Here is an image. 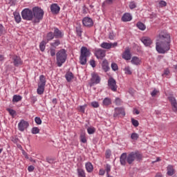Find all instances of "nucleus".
I'll use <instances>...</instances> for the list:
<instances>
[{
	"instance_id": "f257e3e1",
	"label": "nucleus",
	"mask_w": 177,
	"mask_h": 177,
	"mask_svg": "<svg viewBox=\"0 0 177 177\" xmlns=\"http://www.w3.org/2000/svg\"><path fill=\"white\" fill-rule=\"evenodd\" d=\"M156 43V49L158 53L164 55L171 49V36L166 30H162L159 32Z\"/></svg>"
},
{
	"instance_id": "f03ea898",
	"label": "nucleus",
	"mask_w": 177,
	"mask_h": 177,
	"mask_svg": "<svg viewBox=\"0 0 177 177\" xmlns=\"http://www.w3.org/2000/svg\"><path fill=\"white\" fill-rule=\"evenodd\" d=\"M67 60V50L62 48L56 53V64L58 67H62Z\"/></svg>"
},
{
	"instance_id": "7ed1b4c3",
	"label": "nucleus",
	"mask_w": 177,
	"mask_h": 177,
	"mask_svg": "<svg viewBox=\"0 0 177 177\" xmlns=\"http://www.w3.org/2000/svg\"><path fill=\"white\" fill-rule=\"evenodd\" d=\"M33 12V22L34 23H39L42 19H44V15L45 12L44 10L39 7H34L32 8Z\"/></svg>"
},
{
	"instance_id": "20e7f679",
	"label": "nucleus",
	"mask_w": 177,
	"mask_h": 177,
	"mask_svg": "<svg viewBox=\"0 0 177 177\" xmlns=\"http://www.w3.org/2000/svg\"><path fill=\"white\" fill-rule=\"evenodd\" d=\"M142 157L139 151H131L127 155V163L131 165V164H133L134 161H140Z\"/></svg>"
},
{
	"instance_id": "39448f33",
	"label": "nucleus",
	"mask_w": 177,
	"mask_h": 177,
	"mask_svg": "<svg viewBox=\"0 0 177 177\" xmlns=\"http://www.w3.org/2000/svg\"><path fill=\"white\" fill-rule=\"evenodd\" d=\"M22 19L24 20H27L28 21H31L34 19L32 10H31L29 8L24 9L21 12Z\"/></svg>"
},
{
	"instance_id": "423d86ee",
	"label": "nucleus",
	"mask_w": 177,
	"mask_h": 177,
	"mask_svg": "<svg viewBox=\"0 0 177 177\" xmlns=\"http://www.w3.org/2000/svg\"><path fill=\"white\" fill-rule=\"evenodd\" d=\"M108 86L113 92H117L118 86H117V82L113 77H109L108 80Z\"/></svg>"
},
{
	"instance_id": "0eeeda50",
	"label": "nucleus",
	"mask_w": 177,
	"mask_h": 177,
	"mask_svg": "<svg viewBox=\"0 0 177 177\" xmlns=\"http://www.w3.org/2000/svg\"><path fill=\"white\" fill-rule=\"evenodd\" d=\"M100 76L96 73L91 74L90 86H93L95 84H100Z\"/></svg>"
},
{
	"instance_id": "6e6552de",
	"label": "nucleus",
	"mask_w": 177,
	"mask_h": 177,
	"mask_svg": "<svg viewBox=\"0 0 177 177\" xmlns=\"http://www.w3.org/2000/svg\"><path fill=\"white\" fill-rule=\"evenodd\" d=\"M125 115V109L122 107L115 108V112L113 113V118H118V117L124 118Z\"/></svg>"
},
{
	"instance_id": "1a4fd4ad",
	"label": "nucleus",
	"mask_w": 177,
	"mask_h": 177,
	"mask_svg": "<svg viewBox=\"0 0 177 177\" xmlns=\"http://www.w3.org/2000/svg\"><path fill=\"white\" fill-rule=\"evenodd\" d=\"M28 127H30V124L24 120H21L18 124V129L21 132H24Z\"/></svg>"
},
{
	"instance_id": "9d476101",
	"label": "nucleus",
	"mask_w": 177,
	"mask_h": 177,
	"mask_svg": "<svg viewBox=\"0 0 177 177\" xmlns=\"http://www.w3.org/2000/svg\"><path fill=\"white\" fill-rule=\"evenodd\" d=\"M53 30L54 37L57 39H60L64 37V32H63V30H60L58 28L56 27H54Z\"/></svg>"
},
{
	"instance_id": "9b49d317",
	"label": "nucleus",
	"mask_w": 177,
	"mask_h": 177,
	"mask_svg": "<svg viewBox=\"0 0 177 177\" xmlns=\"http://www.w3.org/2000/svg\"><path fill=\"white\" fill-rule=\"evenodd\" d=\"M12 60L15 67H19V66H22L23 64V60H21V58L17 55L12 56Z\"/></svg>"
},
{
	"instance_id": "f8f14e48",
	"label": "nucleus",
	"mask_w": 177,
	"mask_h": 177,
	"mask_svg": "<svg viewBox=\"0 0 177 177\" xmlns=\"http://www.w3.org/2000/svg\"><path fill=\"white\" fill-rule=\"evenodd\" d=\"M95 56L97 59H103L106 56V51L103 49L95 48Z\"/></svg>"
},
{
	"instance_id": "ddd939ff",
	"label": "nucleus",
	"mask_w": 177,
	"mask_h": 177,
	"mask_svg": "<svg viewBox=\"0 0 177 177\" xmlns=\"http://www.w3.org/2000/svg\"><path fill=\"white\" fill-rule=\"evenodd\" d=\"M82 23L85 27H92V26H93V21L88 17L83 19Z\"/></svg>"
},
{
	"instance_id": "4468645a",
	"label": "nucleus",
	"mask_w": 177,
	"mask_h": 177,
	"mask_svg": "<svg viewBox=\"0 0 177 177\" xmlns=\"http://www.w3.org/2000/svg\"><path fill=\"white\" fill-rule=\"evenodd\" d=\"M80 56L89 57V56H91V51L88 49V48L82 46L80 50Z\"/></svg>"
},
{
	"instance_id": "2eb2a0df",
	"label": "nucleus",
	"mask_w": 177,
	"mask_h": 177,
	"mask_svg": "<svg viewBox=\"0 0 177 177\" xmlns=\"http://www.w3.org/2000/svg\"><path fill=\"white\" fill-rule=\"evenodd\" d=\"M50 9L53 15H57L60 12V6L57 3L51 4Z\"/></svg>"
},
{
	"instance_id": "dca6fc26",
	"label": "nucleus",
	"mask_w": 177,
	"mask_h": 177,
	"mask_svg": "<svg viewBox=\"0 0 177 177\" xmlns=\"http://www.w3.org/2000/svg\"><path fill=\"white\" fill-rule=\"evenodd\" d=\"M168 99H169V102H170V103L171 104V107H172L173 111L176 113V111H177V102H176V100L174 97H169Z\"/></svg>"
},
{
	"instance_id": "f3484780",
	"label": "nucleus",
	"mask_w": 177,
	"mask_h": 177,
	"mask_svg": "<svg viewBox=\"0 0 177 177\" xmlns=\"http://www.w3.org/2000/svg\"><path fill=\"white\" fill-rule=\"evenodd\" d=\"M120 161L121 165H127V162H128V154L127 153H122L120 157Z\"/></svg>"
},
{
	"instance_id": "a211bd4d",
	"label": "nucleus",
	"mask_w": 177,
	"mask_h": 177,
	"mask_svg": "<svg viewBox=\"0 0 177 177\" xmlns=\"http://www.w3.org/2000/svg\"><path fill=\"white\" fill-rule=\"evenodd\" d=\"M122 21L127 23V21H131L132 20V15H131L129 13H124L122 18Z\"/></svg>"
},
{
	"instance_id": "6ab92c4d",
	"label": "nucleus",
	"mask_w": 177,
	"mask_h": 177,
	"mask_svg": "<svg viewBox=\"0 0 177 177\" xmlns=\"http://www.w3.org/2000/svg\"><path fill=\"white\" fill-rule=\"evenodd\" d=\"M122 59H124V60H131V55L129 49L125 50L122 55Z\"/></svg>"
},
{
	"instance_id": "aec40b11",
	"label": "nucleus",
	"mask_w": 177,
	"mask_h": 177,
	"mask_svg": "<svg viewBox=\"0 0 177 177\" xmlns=\"http://www.w3.org/2000/svg\"><path fill=\"white\" fill-rule=\"evenodd\" d=\"M141 41L145 46H150L151 44H153V41L150 37H143Z\"/></svg>"
},
{
	"instance_id": "412c9836",
	"label": "nucleus",
	"mask_w": 177,
	"mask_h": 177,
	"mask_svg": "<svg viewBox=\"0 0 177 177\" xmlns=\"http://www.w3.org/2000/svg\"><path fill=\"white\" fill-rule=\"evenodd\" d=\"M102 68L105 73H107V71L110 70V66H109V62L107 61V59H104L102 62Z\"/></svg>"
},
{
	"instance_id": "4be33fe9",
	"label": "nucleus",
	"mask_w": 177,
	"mask_h": 177,
	"mask_svg": "<svg viewBox=\"0 0 177 177\" xmlns=\"http://www.w3.org/2000/svg\"><path fill=\"white\" fill-rule=\"evenodd\" d=\"M61 44L62 42L60 41V39H57L54 40L53 42L50 43V45L51 48H54L55 49H56V48H57V46H59Z\"/></svg>"
},
{
	"instance_id": "5701e85b",
	"label": "nucleus",
	"mask_w": 177,
	"mask_h": 177,
	"mask_svg": "<svg viewBox=\"0 0 177 177\" xmlns=\"http://www.w3.org/2000/svg\"><path fill=\"white\" fill-rule=\"evenodd\" d=\"M38 85H41L45 86L46 85V77L44 75L39 76V82Z\"/></svg>"
},
{
	"instance_id": "b1692460",
	"label": "nucleus",
	"mask_w": 177,
	"mask_h": 177,
	"mask_svg": "<svg viewBox=\"0 0 177 177\" xmlns=\"http://www.w3.org/2000/svg\"><path fill=\"white\" fill-rule=\"evenodd\" d=\"M175 174V169H174V167L172 165H169L167 167V175L169 176H172Z\"/></svg>"
},
{
	"instance_id": "393cba45",
	"label": "nucleus",
	"mask_w": 177,
	"mask_h": 177,
	"mask_svg": "<svg viewBox=\"0 0 177 177\" xmlns=\"http://www.w3.org/2000/svg\"><path fill=\"white\" fill-rule=\"evenodd\" d=\"M14 18L15 20L16 21V23H17V24H19V23H20L21 21V17L20 16V13L19 12H14Z\"/></svg>"
},
{
	"instance_id": "a878e982",
	"label": "nucleus",
	"mask_w": 177,
	"mask_h": 177,
	"mask_svg": "<svg viewBox=\"0 0 177 177\" xmlns=\"http://www.w3.org/2000/svg\"><path fill=\"white\" fill-rule=\"evenodd\" d=\"M44 92H45V86L38 84V88L37 90V93L38 95H43Z\"/></svg>"
},
{
	"instance_id": "bb28decb",
	"label": "nucleus",
	"mask_w": 177,
	"mask_h": 177,
	"mask_svg": "<svg viewBox=\"0 0 177 177\" xmlns=\"http://www.w3.org/2000/svg\"><path fill=\"white\" fill-rule=\"evenodd\" d=\"M66 80L68 82H70L73 78H74V75L71 72H68L65 75Z\"/></svg>"
},
{
	"instance_id": "cd10ccee",
	"label": "nucleus",
	"mask_w": 177,
	"mask_h": 177,
	"mask_svg": "<svg viewBox=\"0 0 177 177\" xmlns=\"http://www.w3.org/2000/svg\"><path fill=\"white\" fill-rule=\"evenodd\" d=\"M55 38V33L53 32H49L46 35V39L47 42H49V41H52Z\"/></svg>"
},
{
	"instance_id": "c85d7f7f",
	"label": "nucleus",
	"mask_w": 177,
	"mask_h": 177,
	"mask_svg": "<svg viewBox=\"0 0 177 177\" xmlns=\"http://www.w3.org/2000/svg\"><path fill=\"white\" fill-rule=\"evenodd\" d=\"M46 44H48V42H46L45 41H42L39 44V49H40L41 52H45V49L46 48Z\"/></svg>"
},
{
	"instance_id": "c756f323",
	"label": "nucleus",
	"mask_w": 177,
	"mask_h": 177,
	"mask_svg": "<svg viewBox=\"0 0 177 177\" xmlns=\"http://www.w3.org/2000/svg\"><path fill=\"white\" fill-rule=\"evenodd\" d=\"M131 63L136 66H139V64H140V59L139 57H133L131 59Z\"/></svg>"
},
{
	"instance_id": "7c9ffc66",
	"label": "nucleus",
	"mask_w": 177,
	"mask_h": 177,
	"mask_svg": "<svg viewBox=\"0 0 177 177\" xmlns=\"http://www.w3.org/2000/svg\"><path fill=\"white\" fill-rule=\"evenodd\" d=\"M100 46L103 49H111V43L103 42Z\"/></svg>"
},
{
	"instance_id": "2f4dec72",
	"label": "nucleus",
	"mask_w": 177,
	"mask_h": 177,
	"mask_svg": "<svg viewBox=\"0 0 177 177\" xmlns=\"http://www.w3.org/2000/svg\"><path fill=\"white\" fill-rule=\"evenodd\" d=\"M21 99H23V97L21 95H15L12 97V102L14 103H17L18 102L21 101Z\"/></svg>"
},
{
	"instance_id": "473e14b6",
	"label": "nucleus",
	"mask_w": 177,
	"mask_h": 177,
	"mask_svg": "<svg viewBox=\"0 0 177 177\" xmlns=\"http://www.w3.org/2000/svg\"><path fill=\"white\" fill-rule=\"evenodd\" d=\"M77 171L78 177H86L85 175V171H84V169L79 168L77 169Z\"/></svg>"
},
{
	"instance_id": "72a5a7b5",
	"label": "nucleus",
	"mask_w": 177,
	"mask_h": 177,
	"mask_svg": "<svg viewBox=\"0 0 177 177\" xmlns=\"http://www.w3.org/2000/svg\"><path fill=\"white\" fill-rule=\"evenodd\" d=\"M86 169L87 172H92V171H93V165H92V163L91 162L86 163Z\"/></svg>"
},
{
	"instance_id": "f704fd0d",
	"label": "nucleus",
	"mask_w": 177,
	"mask_h": 177,
	"mask_svg": "<svg viewBox=\"0 0 177 177\" xmlns=\"http://www.w3.org/2000/svg\"><path fill=\"white\" fill-rule=\"evenodd\" d=\"M104 106H110L111 104V99L105 97L102 102Z\"/></svg>"
},
{
	"instance_id": "c9c22d12",
	"label": "nucleus",
	"mask_w": 177,
	"mask_h": 177,
	"mask_svg": "<svg viewBox=\"0 0 177 177\" xmlns=\"http://www.w3.org/2000/svg\"><path fill=\"white\" fill-rule=\"evenodd\" d=\"M136 26L138 28H139V30H141L142 31H145L146 30V26L144 25V24L142 22L137 23Z\"/></svg>"
},
{
	"instance_id": "e433bc0d",
	"label": "nucleus",
	"mask_w": 177,
	"mask_h": 177,
	"mask_svg": "<svg viewBox=\"0 0 177 177\" xmlns=\"http://www.w3.org/2000/svg\"><path fill=\"white\" fill-rule=\"evenodd\" d=\"M86 57H84L82 55H80V64H82V66H85V64H86Z\"/></svg>"
},
{
	"instance_id": "4c0bfd02",
	"label": "nucleus",
	"mask_w": 177,
	"mask_h": 177,
	"mask_svg": "<svg viewBox=\"0 0 177 177\" xmlns=\"http://www.w3.org/2000/svg\"><path fill=\"white\" fill-rule=\"evenodd\" d=\"M113 2H114V0H105L103 3H102V8H106V5H113Z\"/></svg>"
},
{
	"instance_id": "58836bf2",
	"label": "nucleus",
	"mask_w": 177,
	"mask_h": 177,
	"mask_svg": "<svg viewBox=\"0 0 177 177\" xmlns=\"http://www.w3.org/2000/svg\"><path fill=\"white\" fill-rule=\"evenodd\" d=\"M50 55L52 57H55V56H56V48H54L53 47H50Z\"/></svg>"
},
{
	"instance_id": "ea45409f",
	"label": "nucleus",
	"mask_w": 177,
	"mask_h": 177,
	"mask_svg": "<svg viewBox=\"0 0 177 177\" xmlns=\"http://www.w3.org/2000/svg\"><path fill=\"white\" fill-rule=\"evenodd\" d=\"M131 139H132V140H138L139 139V134H138V133H132Z\"/></svg>"
},
{
	"instance_id": "a19ab883",
	"label": "nucleus",
	"mask_w": 177,
	"mask_h": 177,
	"mask_svg": "<svg viewBox=\"0 0 177 177\" xmlns=\"http://www.w3.org/2000/svg\"><path fill=\"white\" fill-rule=\"evenodd\" d=\"M105 168V172L106 173V175H109L110 171H111V165L106 164L104 167Z\"/></svg>"
},
{
	"instance_id": "79ce46f5",
	"label": "nucleus",
	"mask_w": 177,
	"mask_h": 177,
	"mask_svg": "<svg viewBox=\"0 0 177 177\" xmlns=\"http://www.w3.org/2000/svg\"><path fill=\"white\" fill-rule=\"evenodd\" d=\"M80 142H82V143H86V137L84 133L80 134Z\"/></svg>"
},
{
	"instance_id": "37998d69",
	"label": "nucleus",
	"mask_w": 177,
	"mask_h": 177,
	"mask_svg": "<svg viewBox=\"0 0 177 177\" xmlns=\"http://www.w3.org/2000/svg\"><path fill=\"white\" fill-rule=\"evenodd\" d=\"M5 34H6V30H5V27H3V25L0 24V37Z\"/></svg>"
},
{
	"instance_id": "c03bdc74",
	"label": "nucleus",
	"mask_w": 177,
	"mask_h": 177,
	"mask_svg": "<svg viewBox=\"0 0 177 177\" xmlns=\"http://www.w3.org/2000/svg\"><path fill=\"white\" fill-rule=\"evenodd\" d=\"M95 131L96 130H95V127H88L87 129V132H88V135H93V133H95Z\"/></svg>"
},
{
	"instance_id": "a18cd8bd",
	"label": "nucleus",
	"mask_w": 177,
	"mask_h": 177,
	"mask_svg": "<svg viewBox=\"0 0 177 177\" xmlns=\"http://www.w3.org/2000/svg\"><path fill=\"white\" fill-rule=\"evenodd\" d=\"M75 29H76L77 35H78V37H82V30L81 29V27L77 26L75 28Z\"/></svg>"
},
{
	"instance_id": "49530a36",
	"label": "nucleus",
	"mask_w": 177,
	"mask_h": 177,
	"mask_svg": "<svg viewBox=\"0 0 177 177\" xmlns=\"http://www.w3.org/2000/svg\"><path fill=\"white\" fill-rule=\"evenodd\" d=\"M31 132H32V135H37V133H39V128H38V127H33L31 129Z\"/></svg>"
},
{
	"instance_id": "de8ad7c7",
	"label": "nucleus",
	"mask_w": 177,
	"mask_h": 177,
	"mask_svg": "<svg viewBox=\"0 0 177 177\" xmlns=\"http://www.w3.org/2000/svg\"><path fill=\"white\" fill-rule=\"evenodd\" d=\"M7 111H8L10 115H12V117H15V115H16V111L12 109H7Z\"/></svg>"
},
{
	"instance_id": "09e8293b",
	"label": "nucleus",
	"mask_w": 177,
	"mask_h": 177,
	"mask_svg": "<svg viewBox=\"0 0 177 177\" xmlns=\"http://www.w3.org/2000/svg\"><path fill=\"white\" fill-rule=\"evenodd\" d=\"M115 103L116 106H121L122 104V100L120 97H117L115 100Z\"/></svg>"
},
{
	"instance_id": "8fccbe9b",
	"label": "nucleus",
	"mask_w": 177,
	"mask_h": 177,
	"mask_svg": "<svg viewBox=\"0 0 177 177\" xmlns=\"http://www.w3.org/2000/svg\"><path fill=\"white\" fill-rule=\"evenodd\" d=\"M111 67L113 71H117L118 70V65L114 62L111 64Z\"/></svg>"
},
{
	"instance_id": "3c124183",
	"label": "nucleus",
	"mask_w": 177,
	"mask_h": 177,
	"mask_svg": "<svg viewBox=\"0 0 177 177\" xmlns=\"http://www.w3.org/2000/svg\"><path fill=\"white\" fill-rule=\"evenodd\" d=\"M85 109H86V104L80 106L78 110L80 113H85Z\"/></svg>"
},
{
	"instance_id": "603ef678",
	"label": "nucleus",
	"mask_w": 177,
	"mask_h": 177,
	"mask_svg": "<svg viewBox=\"0 0 177 177\" xmlns=\"http://www.w3.org/2000/svg\"><path fill=\"white\" fill-rule=\"evenodd\" d=\"M35 122H36L37 125H41V124H42V120H41V118L36 117L35 118Z\"/></svg>"
},
{
	"instance_id": "864d4df0",
	"label": "nucleus",
	"mask_w": 177,
	"mask_h": 177,
	"mask_svg": "<svg viewBox=\"0 0 177 177\" xmlns=\"http://www.w3.org/2000/svg\"><path fill=\"white\" fill-rule=\"evenodd\" d=\"M131 123L133 124V127H139V122L133 118H131Z\"/></svg>"
},
{
	"instance_id": "5fc2aeb1",
	"label": "nucleus",
	"mask_w": 177,
	"mask_h": 177,
	"mask_svg": "<svg viewBox=\"0 0 177 177\" xmlns=\"http://www.w3.org/2000/svg\"><path fill=\"white\" fill-rule=\"evenodd\" d=\"M91 106L94 109H97V107H99V102H96V101L92 102H91Z\"/></svg>"
},
{
	"instance_id": "6e6d98bb",
	"label": "nucleus",
	"mask_w": 177,
	"mask_h": 177,
	"mask_svg": "<svg viewBox=\"0 0 177 177\" xmlns=\"http://www.w3.org/2000/svg\"><path fill=\"white\" fill-rule=\"evenodd\" d=\"M129 8L130 9H135V8H136V3H135V1L130 2Z\"/></svg>"
},
{
	"instance_id": "4d7b16f0",
	"label": "nucleus",
	"mask_w": 177,
	"mask_h": 177,
	"mask_svg": "<svg viewBox=\"0 0 177 177\" xmlns=\"http://www.w3.org/2000/svg\"><path fill=\"white\" fill-rule=\"evenodd\" d=\"M90 65L91 66V67H93V68H95V67H96V62H95V59L90 60Z\"/></svg>"
},
{
	"instance_id": "13d9d810",
	"label": "nucleus",
	"mask_w": 177,
	"mask_h": 177,
	"mask_svg": "<svg viewBox=\"0 0 177 177\" xmlns=\"http://www.w3.org/2000/svg\"><path fill=\"white\" fill-rule=\"evenodd\" d=\"M124 70L126 74H129V75H131V74H132V72L131 71V68H129V66L126 67Z\"/></svg>"
},
{
	"instance_id": "bf43d9fd",
	"label": "nucleus",
	"mask_w": 177,
	"mask_h": 177,
	"mask_svg": "<svg viewBox=\"0 0 177 177\" xmlns=\"http://www.w3.org/2000/svg\"><path fill=\"white\" fill-rule=\"evenodd\" d=\"M159 6L160 8H164V6H167V2L164 1H160L159 2Z\"/></svg>"
},
{
	"instance_id": "052dcab7",
	"label": "nucleus",
	"mask_w": 177,
	"mask_h": 177,
	"mask_svg": "<svg viewBox=\"0 0 177 177\" xmlns=\"http://www.w3.org/2000/svg\"><path fill=\"white\" fill-rule=\"evenodd\" d=\"M158 92L159 91L157 89L154 88L153 91L151 93L152 97H154V96H156Z\"/></svg>"
},
{
	"instance_id": "680f3d73",
	"label": "nucleus",
	"mask_w": 177,
	"mask_h": 177,
	"mask_svg": "<svg viewBox=\"0 0 177 177\" xmlns=\"http://www.w3.org/2000/svg\"><path fill=\"white\" fill-rule=\"evenodd\" d=\"M104 174H106V171L103 169H100L99 171V175H100L101 176H103V175H104Z\"/></svg>"
},
{
	"instance_id": "e2e57ef3",
	"label": "nucleus",
	"mask_w": 177,
	"mask_h": 177,
	"mask_svg": "<svg viewBox=\"0 0 177 177\" xmlns=\"http://www.w3.org/2000/svg\"><path fill=\"white\" fill-rule=\"evenodd\" d=\"M46 160L49 164H53V162H55V160L53 158H47Z\"/></svg>"
},
{
	"instance_id": "0e129e2a",
	"label": "nucleus",
	"mask_w": 177,
	"mask_h": 177,
	"mask_svg": "<svg viewBox=\"0 0 177 177\" xmlns=\"http://www.w3.org/2000/svg\"><path fill=\"white\" fill-rule=\"evenodd\" d=\"M169 75V69L167 68L165 70V71L162 75V77H164V75Z\"/></svg>"
},
{
	"instance_id": "69168bd1",
	"label": "nucleus",
	"mask_w": 177,
	"mask_h": 177,
	"mask_svg": "<svg viewBox=\"0 0 177 177\" xmlns=\"http://www.w3.org/2000/svg\"><path fill=\"white\" fill-rule=\"evenodd\" d=\"M34 169H35V167L32 165H30L28 167V172H32V171H34Z\"/></svg>"
},
{
	"instance_id": "338daca9",
	"label": "nucleus",
	"mask_w": 177,
	"mask_h": 177,
	"mask_svg": "<svg viewBox=\"0 0 177 177\" xmlns=\"http://www.w3.org/2000/svg\"><path fill=\"white\" fill-rule=\"evenodd\" d=\"M110 156H111L110 151H106V158H110Z\"/></svg>"
},
{
	"instance_id": "774afa93",
	"label": "nucleus",
	"mask_w": 177,
	"mask_h": 177,
	"mask_svg": "<svg viewBox=\"0 0 177 177\" xmlns=\"http://www.w3.org/2000/svg\"><path fill=\"white\" fill-rule=\"evenodd\" d=\"M109 39H114V33H109Z\"/></svg>"
}]
</instances>
